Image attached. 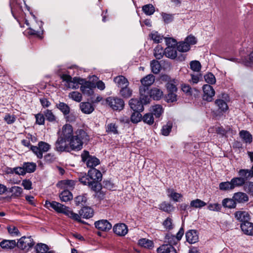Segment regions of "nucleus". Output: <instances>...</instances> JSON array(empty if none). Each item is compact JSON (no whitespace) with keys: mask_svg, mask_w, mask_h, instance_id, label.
<instances>
[{"mask_svg":"<svg viewBox=\"0 0 253 253\" xmlns=\"http://www.w3.org/2000/svg\"><path fill=\"white\" fill-rule=\"evenodd\" d=\"M81 156L82 161L85 162L86 166L90 169L88 170L87 175L85 173L79 177V181L98 193L102 188L100 182L102 180V175L101 172L94 167L100 164V160L95 156L90 155L89 152L86 150L83 151Z\"/></svg>","mask_w":253,"mask_h":253,"instance_id":"f257e3e1","label":"nucleus"},{"mask_svg":"<svg viewBox=\"0 0 253 253\" xmlns=\"http://www.w3.org/2000/svg\"><path fill=\"white\" fill-rule=\"evenodd\" d=\"M45 206L46 208L51 207L57 212L63 213L69 217L78 222L81 221V217L87 219L92 217L94 214L93 210L88 207H83L80 211V214H78L70 210L69 207L56 201L49 202L46 201Z\"/></svg>","mask_w":253,"mask_h":253,"instance_id":"f03ea898","label":"nucleus"},{"mask_svg":"<svg viewBox=\"0 0 253 253\" xmlns=\"http://www.w3.org/2000/svg\"><path fill=\"white\" fill-rule=\"evenodd\" d=\"M89 140V135L85 131L82 129H78L68 141L70 149L73 151H80L83 148V144Z\"/></svg>","mask_w":253,"mask_h":253,"instance_id":"7ed1b4c3","label":"nucleus"},{"mask_svg":"<svg viewBox=\"0 0 253 253\" xmlns=\"http://www.w3.org/2000/svg\"><path fill=\"white\" fill-rule=\"evenodd\" d=\"M155 81V77L151 74L146 76L141 80L142 86L139 88V93L141 98L144 100V102H149V90L148 87L152 84Z\"/></svg>","mask_w":253,"mask_h":253,"instance_id":"20e7f679","label":"nucleus"},{"mask_svg":"<svg viewBox=\"0 0 253 253\" xmlns=\"http://www.w3.org/2000/svg\"><path fill=\"white\" fill-rule=\"evenodd\" d=\"M196 42L197 40L194 36H189L183 41L177 42L176 45V49L181 53L187 52L190 50L191 46Z\"/></svg>","mask_w":253,"mask_h":253,"instance_id":"39448f33","label":"nucleus"},{"mask_svg":"<svg viewBox=\"0 0 253 253\" xmlns=\"http://www.w3.org/2000/svg\"><path fill=\"white\" fill-rule=\"evenodd\" d=\"M61 78L63 81L66 82V85L68 87L72 89L78 88L79 84L81 85L82 84H83V79L79 77H74L73 78L70 75L63 74Z\"/></svg>","mask_w":253,"mask_h":253,"instance_id":"423d86ee","label":"nucleus"},{"mask_svg":"<svg viewBox=\"0 0 253 253\" xmlns=\"http://www.w3.org/2000/svg\"><path fill=\"white\" fill-rule=\"evenodd\" d=\"M107 104L115 111H121L124 108V100L117 97L110 96L106 98Z\"/></svg>","mask_w":253,"mask_h":253,"instance_id":"0eeeda50","label":"nucleus"},{"mask_svg":"<svg viewBox=\"0 0 253 253\" xmlns=\"http://www.w3.org/2000/svg\"><path fill=\"white\" fill-rule=\"evenodd\" d=\"M177 51L175 46L169 45L165 49V55L171 59H175L177 58V60L180 61L185 60L186 56L181 53L178 55Z\"/></svg>","mask_w":253,"mask_h":253,"instance_id":"6e6552de","label":"nucleus"},{"mask_svg":"<svg viewBox=\"0 0 253 253\" xmlns=\"http://www.w3.org/2000/svg\"><path fill=\"white\" fill-rule=\"evenodd\" d=\"M50 148V145L46 142L40 141L38 143V146H32L31 150L39 159L42 158V153L48 151Z\"/></svg>","mask_w":253,"mask_h":253,"instance_id":"1a4fd4ad","label":"nucleus"},{"mask_svg":"<svg viewBox=\"0 0 253 253\" xmlns=\"http://www.w3.org/2000/svg\"><path fill=\"white\" fill-rule=\"evenodd\" d=\"M34 244L35 243L33 239L31 236H23L16 242L17 247L23 250H28L29 249L31 248Z\"/></svg>","mask_w":253,"mask_h":253,"instance_id":"9d476101","label":"nucleus"},{"mask_svg":"<svg viewBox=\"0 0 253 253\" xmlns=\"http://www.w3.org/2000/svg\"><path fill=\"white\" fill-rule=\"evenodd\" d=\"M148 103H145L144 100L141 98V95L140 94L139 99L136 98L131 99L129 101V105L134 111H142L144 110L143 105Z\"/></svg>","mask_w":253,"mask_h":253,"instance_id":"9b49d317","label":"nucleus"},{"mask_svg":"<svg viewBox=\"0 0 253 253\" xmlns=\"http://www.w3.org/2000/svg\"><path fill=\"white\" fill-rule=\"evenodd\" d=\"M67 141V140L59 136L55 144V150L59 152H69L70 146Z\"/></svg>","mask_w":253,"mask_h":253,"instance_id":"f8f14e48","label":"nucleus"},{"mask_svg":"<svg viewBox=\"0 0 253 253\" xmlns=\"http://www.w3.org/2000/svg\"><path fill=\"white\" fill-rule=\"evenodd\" d=\"M83 84H81L80 90L84 94L90 96L93 93V88L95 87L94 83L83 79Z\"/></svg>","mask_w":253,"mask_h":253,"instance_id":"ddd939ff","label":"nucleus"},{"mask_svg":"<svg viewBox=\"0 0 253 253\" xmlns=\"http://www.w3.org/2000/svg\"><path fill=\"white\" fill-rule=\"evenodd\" d=\"M37 165L33 162H25L23 164L22 167H19L21 169L20 171V175H24L26 173H32L36 170Z\"/></svg>","mask_w":253,"mask_h":253,"instance_id":"4468645a","label":"nucleus"},{"mask_svg":"<svg viewBox=\"0 0 253 253\" xmlns=\"http://www.w3.org/2000/svg\"><path fill=\"white\" fill-rule=\"evenodd\" d=\"M203 99L207 101H211L215 94L213 87L210 84H205L203 86Z\"/></svg>","mask_w":253,"mask_h":253,"instance_id":"2eb2a0df","label":"nucleus"},{"mask_svg":"<svg viewBox=\"0 0 253 253\" xmlns=\"http://www.w3.org/2000/svg\"><path fill=\"white\" fill-rule=\"evenodd\" d=\"M74 135L72 126L69 124H66L63 126L61 133L59 136L67 140L68 141Z\"/></svg>","mask_w":253,"mask_h":253,"instance_id":"dca6fc26","label":"nucleus"},{"mask_svg":"<svg viewBox=\"0 0 253 253\" xmlns=\"http://www.w3.org/2000/svg\"><path fill=\"white\" fill-rule=\"evenodd\" d=\"M95 227L102 231H108L112 228V224L107 220L102 219L95 222Z\"/></svg>","mask_w":253,"mask_h":253,"instance_id":"f3484780","label":"nucleus"},{"mask_svg":"<svg viewBox=\"0 0 253 253\" xmlns=\"http://www.w3.org/2000/svg\"><path fill=\"white\" fill-rule=\"evenodd\" d=\"M114 232L120 236H125L128 232L126 225L124 223L116 224L113 228Z\"/></svg>","mask_w":253,"mask_h":253,"instance_id":"a211bd4d","label":"nucleus"},{"mask_svg":"<svg viewBox=\"0 0 253 253\" xmlns=\"http://www.w3.org/2000/svg\"><path fill=\"white\" fill-rule=\"evenodd\" d=\"M239 177L246 183L248 179L253 177V166L251 169H241L238 171Z\"/></svg>","mask_w":253,"mask_h":253,"instance_id":"6ab92c4d","label":"nucleus"},{"mask_svg":"<svg viewBox=\"0 0 253 253\" xmlns=\"http://www.w3.org/2000/svg\"><path fill=\"white\" fill-rule=\"evenodd\" d=\"M186 241L190 244H194L198 242L199 236L195 230H189L186 233Z\"/></svg>","mask_w":253,"mask_h":253,"instance_id":"aec40b11","label":"nucleus"},{"mask_svg":"<svg viewBox=\"0 0 253 253\" xmlns=\"http://www.w3.org/2000/svg\"><path fill=\"white\" fill-rule=\"evenodd\" d=\"M157 253H177L175 249L170 244H164L157 249Z\"/></svg>","mask_w":253,"mask_h":253,"instance_id":"412c9836","label":"nucleus"},{"mask_svg":"<svg viewBox=\"0 0 253 253\" xmlns=\"http://www.w3.org/2000/svg\"><path fill=\"white\" fill-rule=\"evenodd\" d=\"M240 227L244 234L248 235H253V223L248 221L245 223H241Z\"/></svg>","mask_w":253,"mask_h":253,"instance_id":"4be33fe9","label":"nucleus"},{"mask_svg":"<svg viewBox=\"0 0 253 253\" xmlns=\"http://www.w3.org/2000/svg\"><path fill=\"white\" fill-rule=\"evenodd\" d=\"M236 219L241 223H245L250 219V214L245 211H238L235 213Z\"/></svg>","mask_w":253,"mask_h":253,"instance_id":"5701e85b","label":"nucleus"},{"mask_svg":"<svg viewBox=\"0 0 253 253\" xmlns=\"http://www.w3.org/2000/svg\"><path fill=\"white\" fill-rule=\"evenodd\" d=\"M114 82L118 87L122 88L125 86H128L129 82L127 79L123 76L120 75L114 78Z\"/></svg>","mask_w":253,"mask_h":253,"instance_id":"b1692460","label":"nucleus"},{"mask_svg":"<svg viewBox=\"0 0 253 253\" xmlns=\"http://www.w3.org/2000/svg\"><path fill=\"white\" fill-rule=\"evenodd\" d=\"M80 107L82 112L86 114L91 113L94 110V108L89 102H82L80 104Z\"/></svg>","mask_w":253,"mask_h":253,"instance_id":"393cba45","label":"nucleus"},{"mask_svg":"<svg viewBox=\"0 0 253 253\" xmlns=\"http://www.w3.org/2000/svg\"><path fill=\"white\" fill-rule=\"evenodd\" d=\"M168 196L175 202H180L183 196L181 194L175 192L173 189L167 190Z\"/></svg>","mask_w":253,"mask_h":253,"instance_id":"a878e982","label":"nucleus"},{"mask_svg":"<svg viewBox=\"0 0 253 253\" xmlns=\"http://www.w3.org/2000/svg\"><path fill=\"white\" fill-rule=\"evenodd\" d=\"M0 246L3 249L11 250L17 246L16 242L15 240H3L0 243Z\"/></svg>","mask_w":253,"mask_h":253,"instance_id":"bb28decb","label":"nucleus"},{"mask_svg":"<svg viewBox=\"0 0 253 253\" xmlns=\"http://www.w3.org/2000/svg\"><path fill=\"white\" fill-rule=\"evenodd\" d=\"M159 209L169 213L172 212L174 210V207L172 205L165 201L159 205Z\"/></svg>","mask_w":253,"mask_h":253,"instance_id":"cd10ccee","label":"nucleus"},{"mask_svg":"<svg viewBox=\"0 0 253 253\" xmlns=\"http://www.w3.org/2000/svg\"><path fill=\"white\" fill-rule=\"evenodd\" d=\"M233 198L235 201H237L238 203H243L247 202L249 200V198L246 193L243 192H237L234 194Z\"/></svg>","mask_w":253,"mask_h":253,"instance_id":"c85d7f7f","label":"nucleus"},{"mask_svg":"<svg viewBox=\"0 0 253 253\" xmlns=\"http://www.w3.org/2000/svg\"><path fill=\"white\" fill-rule=\"evenodd\" d=\"M106 131L108 133L118 134V126L114 123H109L105 126Z\"/></svg>","mask_w":253,"mask_h":253,"instance_id":"c756f323","label":"nucleus"},{"mask_svg":"<svg viewBox=\"0 0 253 253\" xmlns=\"http://www.w3.org/2000/svg\"><path fill=\"white\" fill-rule=\"evenodd\" d=\"M163 94V92L157 88H154L149 91L150 99L152 97L154 100H158L161 99Z\"/></svg>","mask_w":253,"mask_h":253,"instance_id":"7c9ffc66","label":"nucleus"},{"mask_svg":"<svg viewBox=\"0 0 253 253\" xmlns=\"http://www.w3.org/2000/svg\"><path fill=\"white\" fill-rule=\"evenodd\" d=\"M120 94L123 98H128L131 96L132 90L128 87V86H125L121 88Z\"/></svg>","mask_w":253,"mask_h":253,"instance_id":"2f4dec72","label":"nucleus"},{"mask_svg":"<svg viewBox=\"0 0 253 253\" xmlns=\"http://www.w3.org/2000/svg\"><path fill=\"white\" fill-rule=\"evenodd\" d=\"M241 138L247 143H251L252 142L253 137L251 134L247 130H242L240 132Z\"/></svg>","mask_w":253,"mask_h":253,"instance_id":"473e14b6","label":"nucleus"},{"mask_svg":"<svg viewBox=\"0 0 253 253\" xmlns=\"http://www.w3.org/2000/svg\"><path fill=\"white\" fill-rule=\"evenodd\" d=\"M138 244L141 247L147 249H151L154 246V243L153 241L145 238L140 239L138 241Z\"/></svg>","mask_w":253,"mask_h":253,"instance_id":"72a5a7b5","label":"nucleus"},{"mask_svg":"<svg viewBox=\"0 0 253 253\" xmlns=\"http://www.w3.org/2000/svg\"><path fill=\"white\" fill-rule=\"evenodd\" d=\"M59 197L62 202H66L72 199L73 196L69 190H64L60 193Z\"/></svg>","mask_w":253,"mask_h":253,"instance_id":"f704fd0d","label":"nucleus"},{"mask_svg":"<svg viewBox=\"0 0 253 253\" xmlns=\"http://www.w3.org/2000/svg\"><path fill=\"white\" fill-rule=\"evenodd\" d=\"M165 55V50L161 45H157L154 49V55L157 59H161Z\"/></svg>","mask_w":253,"mask_h":253,"instance_id":"c9c22d12","label":"nucleus"},{"mask_svg":"<svg viewBox=\"0 0 253 253\" xmlns=\"http://www.w3.org/2000/svg\"><path fill=\"white\" fill-rule=\"evenodd\" d=\"M150 66L152 72L155 74H158L161 70V66L159 61L153 60L151 62Z\"/></svg>","mask_w":253,"mask_h":253,"instance_id":"e433bc0d","label":"nucleus"},{"mask_svg":"<svg viewBox=\"0 0 253 253\" xmlns=\"http://www.w3.org/2000/svg\"><path fill=\"white\" fill-rule=\"evenodd\" d=\"M215 103L218 106V109L222 112H225L228 109V106L226 102L222 99H216Z\"/></svg>","mask_w":253,"mask_h":253,"instance_id":"4c0bfd02","label":"nucleus"},{"mask_svg":"<svg viewBox=\"0 0 253 253\" xmlns=\"http://www.w3.org/2000/svg\"><path fill=\"white\" fill-rule=\"evenodd\" d=\"M222 206L229 209L234 208L236 207V203L234 199L226 198L222 200Z\"/></svg>","mask_w":253,"mask_h":253,"instance_id":"58836bf2","label":"nucleus"},{"mask_svg":"<svg viewBox=\"0 0 253 253\" xmlns=\"http://www.w3.org/2000/svg\"><path fill=\"white\" fill-rule=\"evenodd\" d=\"M36 253H46L49 248L47 245L42 243H39L35 247Z\"/></svg>","mask_w":253,"mask_h":253,"instance_id":"ea45409f","label":"nucleus"},{"mask_svg":"<svg viewBox=\"0 0 253 253\" xmlns=\"http://www.w3.org/2000/svg\"><path fill=\"white\" fill-rule=\"evenodd\" d=\"M57 108H58L64 115H67L70 113V107L65 103L60 102L56 104Z\"/></svg>","mask_w":253,"mask_h":253,"instance_id":"a19ab883","label":"nucleus"},{"mask_svg":"<svg viewBox=\"0 0 253 253\" xmlns=\"http://www.w3.org/2000/svg\"><path fill=\"white\" fill-rule=\"evenodd\" d=\"M207 204L203 201L199 199H196L191 201L190 207L200 209L205 206Z\"/></svg>","mask_w":253,"mask_h":253,"instance_id":"79ce46f5","label":"nucleus"},{"mask_svg":"<svg viewBox=\"0 0 253 253\" xmlns=\"http://www.w3.org/2000/svg\"><path fill=\"white\" fill-rule=\"evenodd\" d=\"M172 127V123L168 122L166 125H164L161 129V133L163 135L168 136L171 131Z\"/></svg>","mask_w":253,"mask_h":253,"instance_id":"37998d69","label":"nucleus"},{"mask_svg":"<svg viewBox=\"0 0 253 253\" xmlns=\"http://www.w3.org/2000/svg\"><path fill=\"white\" fill-rule=\"evenodd\" d=\"M142 11L147 15H151L154 13L155 10L154 6L152 4H148L142 7Z\"/></svg>","mask_w":253,"mask_h":253,"instance_id":"c03bdc74","label":"nucleus"},{"mask_svg":"<svg viewBox=\"0 0 253 253\" xmlns=\"http://www.w3.org/2000/svg\"><path fill=\"white\" fill-rule=\"evenodd\" d=\"M232 184L233 189L237 187H241L245 185V182L240 177L233 178L231 180Z\"/></svg>","mask_w":253,"mask_h":253,"instance_id":"a18cd8bd","label":"nucleus"},{"mask_svg":"<svg viewBox=\"0 0 253 253\" xmlns=\"http://www.w3.org/2000/svg\"><path fill=\"white\" fill-rule=\"evenodd\" d=\"M9 192L12 193L13 197H18L21 195L23 190L20 187L14 186L9 189Z\"/></svg>","mask_w":253,"mask_h":253,"instance_id":"49530a36","label":"nucleus"},{"mask_svg":"<svg viewBox=\"0 0 253 253\" xmlns=\"http://www.w3.org/2000/svg\"><path fill=\"white\" fill-rule=\"evenodd\" d=\"M143 121L149 125H152L154 122L153 115L151 113H148L145 114L142 118Z\"/></svg>","mask_w":253,"mask_h":253,"instance_id":"de8ad7c7","label":"nucleus"},{"mask_svg":"<svg viewBox=\"0 0 253 253\" xmlns=\"http://www.w3.org/2000/svg\"><path fill=\"white\" fill-rule=\"evenodd\" d=\"M152 114L156 118H159L163 113V108L160 105H156L152 107Z\"/></svg>","mask_w":253,"mask_h":253,"instance_id":"09e8293b","label":"nucleus"},{"mask_svg":"<svg viewBox=\"0 0 253 253\" xmlns=\"http://www.w3.org/2000/svg\"><path fill=\"white\" fill-rule=\"evenodd\" d=\"M219 189L222 191H227L233 189L231 181L222 182L219 185Z\"/></svg>","mask_w":253,"mask_h":253,"instance_id":"8fccbe9b","label":"nucleus"},{"mask_svg":"<svg viewBox=\"0 0 253 253\" xmlns=\"http://www.w3.org/2000/svg\"><path fill=\"white\" fill-rule=\"evenodd\" d=\"M165 239L167 244H170L172 246L177 242V240H176L175 236L170 233H168L166 235Z\"/></svg>","mask_w":253,"mask_h":253,"instance_id":"3c124183","label":"nucleus"},{"mask_svg":"<svg viewBox=\"0 0 253 253\" xmlns=\"http://www.w3.org/2000/svg\"><path fill=\"white\" fill-rule=\"evenodd\" d=\"M44 115L45 116V119H46L47 121L53 122L54 121H55L56 120V117L53 114L52 111L50 110L46 109L44 112Z\"/></svg>","mask_w":253,"mask_h":253,"instance_id":"603ef678","label":"nucleus"},{"mask_svg":"<svg viewBox=\"0 0 253 253\" xmlns=\"http://www.w3.org/2000/svg\"><path fill=\"white\" fill-rule=\"evenodd\" d=\"M164 228L168 230H170L173 228V220L171 218L167 217L163 222Z\"/></svg>","mask_w":253,"mask_h":253,"instance_id":"864d4df0","label":"nucleus"},{"mask_svg":"<svg viewBox=\"0 0 253 253\" xmlns=\"http://www.w3.org/2000/svg\"><path fill=\"white\" fill-rule=\"evenodd\" d=\"M69 98H71L72 100L80 102L82 100V94L78 92V91H72L69 94Z\"/></svg>","mask_w":253,"mask_h":253,"instance_id":"5fc2aeb1","label":"nucleus"},{"mask_svg":"<svg viewBox=\"0 0 253 253\" xmlns=\"http://www.w3.org/2000/svg\"><path fill=\"white\" fill-rule=\"evenodd\" d=\"M87 195L86 194L79 195L75 198V201L77 205L84 204L87 201Z\"/></svg>","mask_w":253,"mask_h":253,"instance_id":"6e6d98bb","label":"nucleus"},{"mask_svg":"<svg viewBox=\"0 0 253 253\" xmlns=\"http://www.w3.org/2000/svg\"><path fill=\"white\" fill-rule=\"evenodd\" d=\"M140 112V111H134V112L132 114L130 119L133 123H137L142 119Z\"/></svg>","mask_w":253,"mask_h":253,"instance_id":"4d7b16f0","label":"nucleus"},{"mask_svg":"<svg viewBox=\"0 0 253 253\" xmlns=\"http://www.w3.org/2000/svg\"><path fill=\"white\" fill-rule=\"evenodd\" d=\"M191 69L195 72H199L201 68V65L199 61L197 60L192 61L190 63Z\"/></svg>","mask_w":253,"mask_h":253,"instance_id":"13d9d810","label":"nucleus"},{"mask_svg":"<svg viewBox=\"0 0 253 253\" xmlns=\"http://www.w3.org/2000/svg\"><path fill=\"white\" fill-rule=\"evenodd\" d=\"M7 230L8 233L12 236H19L20 233L18 228L14 226H9L7 227Z\"/></svg>","mask_w":253,"mask_h":253,"instance_id":"bf43d9fd","label":"nucleus"},{"mask_svg":"<svg viewBox=\"0 0 253 253\" xmlns=\"http://www.w3.org/2000/svg\"><path fill=\"white\" fill-rule=\"evenodd\" d=\"M205 81L209 84H214L216 82L214 76L211 73H209L204 76Z\"/></svg>","mask_w":253,"mask_h":253,"instance_id":"052dcab7","label":"nucleus"},{"mask_svg":"<svg viewBox=\"0 0 253 253\" xmlns=\"http://www.w3.org/2000/svg\"><path fill=\"white\" fill-rule=\"evenodd\" d=\"M161 16L164 22L166 24H168L172 22L173 20V15L171 14H168L164 12L161 13Z\"/></svg>","mask_w":253,"mask_h":253,"instance_id":"680f3d73","label":"nucleus"},{"mask_svg":"<svg viewBox=\"0 0 253 253\" xmlns=\"http://www.w3.org/2000/svg\"><path fill=\"white\" fill-rule=\"evenodd\" d=\"M150 37L151 39L156 43H160L162 40V36H161L157 32H152Z\"/></svg>","mask_w":253,"mask_h":253,"instance_id":"e2e57ef3","label":"nucleus"},{"mask_svg":"<svg viewBox=\"0 0 253 253\" xmlns=\"http://www.w3.org/2000/svg\"><path fill=\"white\" fill-rule=\"evenodd\" d=\"M244 189L248 193L253 195V182L249 181L245 183Z\"/></svg>","mask_w":253,"mask_h":253,"instance_id":"0e129e2a","label":"nucleus"},{"mask_svg":"<svg viewBox=\"0 0 253 253\" xmlns=\"http://www.w3.org/2000/svg\"><path fill=\"white\" fill-rule=\"evenodd\" d=\"M208 209L210 211H219L221 209V206L218 203H210L208 205Z\"/></svg>","mask_w":253,"mask_h":253,"instance_id":"69168bd1","label":"nucleus"},{"mask_svg":"<svg viewBox=\"0 0 253 253\" xmlns=\"http://www.w3.org/2000/svg\"><path fill=\"white\" fill-rule=\"evenodd\" d=\"M36 123L39 125H42L44 124L45 116L44 114L39 113L35 115Z\"/></svg>","mask_w":253,"mask_h":253,"instance_id":"338daca9","label":"nucleus"},{"mask_svg":"<svg viewBox=\"0 0 253 253\" xmlns=\"http://www.w3.org/2000/svg\"><path fill=\"white\" fill-rule=\"evenodd\" d=\"M61 183L64 185L65 188L71 189L74 186V181L72 180H64L61 181Z\"/></svg>","mask_w":253,"mask_h":253,"instance_id":"774afa93","label":"nucleus"}]
</instances>
